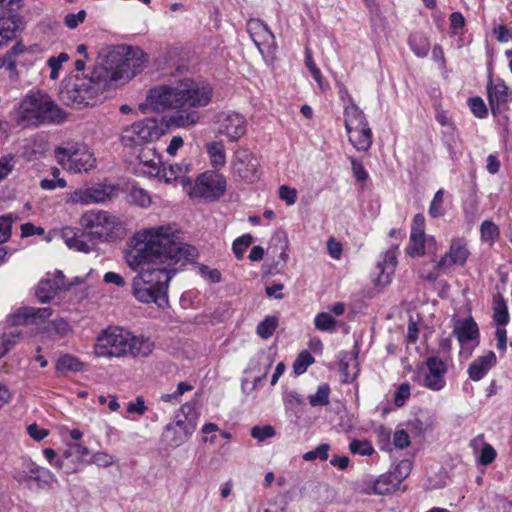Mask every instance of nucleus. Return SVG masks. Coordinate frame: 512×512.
Instances as JSON below:
<instances>
[{"label":"nucleus","mask_w":512,"mask_h":512,"mask_svg":"<svg viewBox=\"0 0 512 512\" xmlns=\"http://www.w3.org/2000/svg\"><path fill=\"white\" fill-rule=\"evenodd\" d=\"M411 472V463L408 460L401 461L393 471L389 474L393 477L396 484L399 486L401 482L408 477Z\"/></svg>","instance_id":"a18cd8bd"},{"label":"nucleus","mask_w":512,"mask_h":512,"mask_svg":"<svg viewBox=\"0 0 512 512\" xmlns=\"http://www.w3.org/2000/svg\"><path fill=\"white\" fill-rule=\"evenodd\" d=\"M480 234L484 242L492 244L499 238L500 230L491 220H484L480 226Z\"/></svg>","instance_id":"e433bc0d"},{"label":"nucleus","mask_w":512,"mask_h":512,"mask_svg":"<svg viewBox=\"0 0 512 512\" xmlns=\"http://www.w3.org/2000/svg\"><path fill=\"white\" fill-rule=\"evenodd\" d=\"M164 133L158 121L146 118L125 127L121 133V143L125 147L141 149L158 140Z\"/></svg>","instance_id":"1a4fd4ad"},{"label":"nucleus","mask_w":512,"mask_h":512,"mask_svg":"<svg viewBox=\"0 0 512 512\" xmlns=\"http://www.w3.org/2000/svg\"><path fill=\"white\" fill-rule=\"evenodd\" d=\"M349 142L353 147L360 152H367L373 143L372 130L369 123L361 125L357 128H352L351 132H347Z\"/></svg>","instance_id":"b1692460"},{"label":"nucleus","mask_w":512,"mask_h":512,"mask_svg":"<svg viewBox=\"0 0 512 512\" xmlns=\"http://www.w3.org/2000/svg\"><path fill=\"white\" fill-rule=\"evenodd\" d=\"M27 477L30 481H34L38 489H52L57 484L56 476L44 467L31 463L27 466Z\"/></svg>","instance_id":"5701e85b"},{"label":"nucleus","mask_w":512,"mask_h":512,"mask_svg":"<svg viewBox=\"0 0 512 512\" xmlns=\"http://www.w3.org/2000/svg\"><path fill=\"white\" fill-rule=\"evenodd\" d=\"M91 463L100 467H109L115 463V459L107 452H96L92 455Z\"/></svg>","instance_id":"13d9d810"},{"label":"nucleus","mask_w":512,"mask_h":512,"mask_svg":"<svg viewBox=\"0 0 512 512\" xmlns=\"http://www.w3.org/2000/svg\"><path fill=\"white\" fill-rule=\"evenodd\" d=\"M314 324L320 331H333L336 326V321L330 314L321 312L316 315Z\"/></svg>","instance_id":"37998d69"},{"label":"nucleus","mask_w":512,"mask_h":512,"mask_svg":"<svg viewBox=\"0 0 512 512\" xmlns=\"http://www.w3.org/2000/svg\"><path fill=\"white\" fill-rule=\"evenodd\" d=\"M103 281L107 284H113L118 287H123L126 284L124 278L120 274L112 271L106 272L104 274Z\"/></svg>","instance_id":"338daca9"},{"label":"nucleus","mask_w":512,"mask_h":512,"mask_svg":"<svg viewBox=\"0 0 512 512\" xmlns=\"http://www.w3.org/2000/svg\"><path fill=\"white\" fill-rule=\"evenodd\" d=\"M258 159L247 149H238L234 152L231 161V172L233 177L253 183L259 179Z\"/></svg>","instance_id":"9b49d317"},{"label":"nucleus","mask_w":512,"mask_h":512,"mask_svg":"<svg viewBox=\"0 0 512 512\" xmlns=\"http://www.w3.org/2000/svg\"><path fill=\"white\" fill-rule=\"evenodd\" d=\"M52 315L51 308L43 307V308H35V307H24L19 310L16 315L17 320L14 322L15 324H21V320L23 319V323H27L30 319H41L44 320L49 318Z\"/></svg>","instance_id":"c85d7f7f"},{"label":"nucleus","mask_w":512,"mask_h":512,"mask_svg":"<svg viewBox=\"0 0 512 512\" xmlns=\"http://www.w3.org/2000/svg\"><path fill=\"white\" fill-rule=\"evenodd\" d=\"M62 289V284L57 280L45 279L40 281L36 289V297L42 303L51 301Z\"/></svg>","instance_id":"cd10ccee"},{"label":"nucleus","mask_w":512,"mask_h":512,"mask_svg":"<svg viewBox=\"0 0 512 512\" xmlns=\"http://www.w3.org/2000/svg\"><path fill=\"white\" fill-rule=\"evenodd\" d=\"M148 410L145 404V400L142 396H138L135 401H131L127 404V412L129 414H135L137 416H143Z\"/></svg>","instance_id":"864d4df0"},{"label":"nucleus","mask_w":512,"mask_h":512,"mask_svg":"<svg viewBox=\"0 0 512 512\" xmlns=\"http://www.w3.org/2000/svg\"><path fill=\"white\" fill-rule=\"evenodd\" d=\"M14 157L12 155L4 156L0 159V180L7 177L13 170Z\"/></svg>","instance_id":"680f3d73"},{"label":"nucleus","mask_w":512,"mask_h":512,"mask_svg":"<svg viewBox=\"0 0 512 512\" xmlns=\"http://www.w3.org/2000/svg\"><path fill=\"white\" fill-rule=\"evenodd\" d=\"M70 200L72 203H75V204L87 205V204L93 203L92 198L90 196L89 188L85 189V190H77V191L73 192L71 194Z\"/></svg>","instance_id":"052dcab7"},{"label":"nucleus","mask_w":512,"mask_h":512,"mask_svg":"<svg viewBox=\"0 0 512 512\" xmlns=\"http://www.w3.org/2000/svg\"><path fill=\"white\" fill-rule=\"evenodd\" d=\"M84 364L75 356L65 354L61 356L56 363L57 372H80L83 371Z\"/></svg>","instance_id":"473e14b6"},{"label":"nucleus","mask_w":512,"mask_h":512,"mask_svg":"<svg viewBox=\"0 0 512 512\" xmlns=\"http://www.w3.org/2000/svg\"><path fill=\"white\" fill-rule=\"evenodd\" d=\"M349 450L352 454H357L361 456H370L375 450L372 444L368 440H357L353 439L349 443Z\"/></svg>","instance_id":"a19ab883"},{"label":"nucleus","mask_w":512,"mask_h":512,"mask_svg":"<svg viewBox=\"0 0 512 512\" xmlns=\"http://www.w3.org/2000/svg\"><path fill=\"white\" fill-rule=\"evenodd\" d=\"M198 420V413L190 403L181 406L175 413L173 421L168 423L162 433V440L167 446L177 448L188 441L194 433Z\"/></svg>","instance_id":"0eeeda50"},{"label":"nucleus","mask_w":512,"mask_h":512,"mask_svg":"<svg viewBox=\"0 0 512 512\" xmlns=\"http://www.w3.org/2000/svg\"><path fill=\"white\" fill-rule=\"evenodd\" d=\"M253 238L250 234H244L234 240L232 250L235 257L240 260L243 258L247 248L252 244Z\"/></svg>","instance_id":"79ce46f5"},{"label":"nucleus","mask_w":512,"mask_h":512,"mask_svg":"<svg viewBox=\"0 0 512 512\" xmlns=\"http://www.w3.org/2000/svg\"><path fill=\"white\" fill-rule=\"evenodd\" d=\"M363 491L367 494L386 495L395 491L399 486L389 474H382L377 479L364 480Z\"/></svg>","instance_id":"4be33fe9"},{"label":"nucleus","mask_w":512,"mask_h":512,"mask_svg":"<svg viewBox=\"0 0 512 512\" xmlns=\"http://www.w3.org/2000/svg\"><path fill=\"white\" fill-rule=\"evenodd\" d=\"M351 168L354 174V177L359 182H364L368 179L369 175L366 169L363 166V163L360 160H357L354 157L350 158Z\"/></svg>","instance_id":"4d7b16f0"},{"label":"nucleus","mask_w":512,"mask_h":512,"mask_svg":"<svg viewBox=\"0 0 512 512\" xmlns=\"http://www.w3.org/2000/svg\"><path fill=\"white\" fill-rule=\"evenodd\" d=\"M470 252L467 248V242L463 238H453L450 243L449 251L445 253L436 263L438 270H447L454 265L463 266Z\"/></svg>","instance_id":"ddd939ff"},{"label":"nucleus","mask_w":512,"mask_h":512,"mask_svg":"<svg viewBox=\"0 0 512 512\" xmlns=\"http://www.w3.org/2000/svg\"><path fill=\"white\" fill-rule=\"evenodd\" d=\"M509 312L507 303L501 296H496L493 299V321L497 327H505L509 323Z\"/></svg>","instance_id":"2f4dec72"},{"label":"nucleus","mask_w":512,"mask_h":512,"mask_svg":"<svg viewBox=\"0 0 512 512\" xmlns=\"http://www.w3.org/2000/svg\"><path fill=\"white\" fill-rule=\"evenodd\" d=\"M44 234V229L42 227H37L34 224L27 222L21 225V236L22 237H30L33 235H42Z\"/></svg>","instance_id":"69168bd1"},{"label":"nucleus","mask_w":512,"mask_h":512,"mask_svg":"<svg viewBox=\"0 0 512 512\" xmlns=\"http://www.w3.org/2000/svg\"><path fill=\"white\" fill-rule=\"evenodd\" d=\"M206 152L211 166L215 171L221 169L226 164L225 145L222 141H212L206 144Z\"/></svg>","instance_id":"bb28decb"},{"label":"nucleus","mask_w":512,"mask_h":512,"mask_svg":"<svg viewBox=\"0 0 512 512\" xmlns=\"http://www.w3.org/2000/svg\"><path fill=\"white\" fill-rule=\"evenodd\" d=\"M496 363L497 357L493 351H488L484 355L478 356L468 367L467 373L469 378L473 381H480Z\"/></svg>","instance_id":"aec40b11"},{"label":"nucleus","mask_w":512,"mask_h":512,"mask_svg":"<svg viewBox=\"0 0 512 512\" xmlns=\"http://www.w3.org/2000/svg\"><path fill=\"white\" fill-rule=\"evenodd\" d=\"M191 171V164L185 161L170 165L168 168L161 167L160 177L166 183L172 181H180L182 186L187 190L188 186H191V179L187 177V174Z\"/></svg>","instance_id":"412c9836"},{"label":"nucleus","mask_w":512,"mask_h":512,"mask_svg":"<svg viewBox=\"0 0 512 512\" xmlns=\"http://www.w3.org/2000/svg\"><path fill=\"white\" fill-rule=\"evenodd\" d=\"M425 236V217L418 213L414 216L411 227L409 255L415 257L425 254Z\"/></svg>","instance_id":"a211bd4d"},{"label":"nucleus","mask_w":512,"mask_h":512,"mask_svg":"<svg viewBox=\"0 0 512 512\" xmlns=\"http://www.w3.org/2000/svg\"><path fill=\"white\" fill-rule=\"evenodd\" d=\"M138 163L135 172L138 175L147 177H160L161 174V155L157 153L152 146H145L139 149Z\"/></svg>","instance_id":"4468645a"},{"label":"nucleus","mask_w":512,"mask_h":512,"mask_svg":"<svg viewBox=\"0 0 512 512\" xmlns=\"http://www.w3.org/2000/svg\"><path fill=\"white\" fill-rule=\"evenodd\" d=\"M86 18V11L80 10L77 13H69L65 16L64 23L70 29H75L83 23Z\"/></svg>","instance_id":"bf43d9fd"},{"label":"nucleus","mask_w":512,"mask_h":512,"mask_svg":"<svg viewBox=\"0 0 512 512\" xmlns=\"http://www.w3.org/2000/svg\"><path fill=\"white\" fill-rule=\"evenodd\" d=\"M250 434L254 439L258 440L259 442H263L275 435V429L271 425L254 426L252 427Z\"/></svg>","instance_id":"8fccbe9b"},{"label":"nucleus","mask_w":512,"mask_h":512,"mask_svg":"<svg viewBox=\"0 0 512 512\" xmlns=\"http://www.w3.org/2000/svg\"><path fill=\"white\" fill-rule=\"evenodd\" d=\"M15 219L16 217L11 213L0 216V244L9 239L12 223Z\"/></svg>","instance_id":"49530a36"},{"label":"nucleus","mask_w":512,"mask_h":512,"mask_svg":"<svg viewBox=\"0 0 512 512\" xmlns=\"http://www.w3.org/2000/svg\"><path fill=\"white\" fill-rule=\"evenodd\" d=\"M397 264V246L391 247L383 254V258L376 265V284L386 286L391 283Z\"/></svg>","instance_id":"f3484780"},{"label":"nucleus","mask_w":512,"mask_h":512,"mask_svg":"<svg viewBox=\"0 0 512 512\" xmlns=\"http://www.w3.org/2000/svg\"><path fill=\"white\" fill-rule=\"evenodd\" d=\"M314 357L308 351H302L293 363V371L296 375H301L306 372L308 367L313 364Z\"/></svg>","instance_id":"ea45409f"},{"label":"nucleus","mask_w":512,"mask_h":512,"mask_svg":"<svg viewBox=\"0 0 512 512\" xmlns=\"http://www.w3.org/2000/svg\"><path fill=\"white\" fill-rule=\"evenodd\" d=\"M155 347L146 336L134 335L118 326H110L100 332L94 344V354L98 358L148 357Z\"/></svg>","instance_id":"39448f33"},{"label":"nucleus","mask_w":512,"mask_h":512,"mask_svg":"<svg viewBox=\"0 0 512 512\" xmlns=\"http://www.w3.org/2000/svg\"><path fill=\"white\" fill-rule=\"evenodd\" d=\"M489 100L493 102L494 99L498 103H503L507 100L508 87L505 84H496L493 89H489Z\"/></svg>","instance_id":"3c124183"},{"label":"nucleus","mask_w":512,"mask_h":512,"mask_svg":"<svg viewBox=\"0 0 512 512\" xmlns=\"http://www.w3.org/2000/svg\"><path fill=\"white\" fill-rule=\"evenodd\" d=\"M247 31L260 51H262V47L269 48L275 41V37L267 24L259 19L249 20Z\"/></svg>","instance_id":"6ab92c4d"},{"label":"nucleus","mask_w":512,"mask_h":512,"mask_svg":"<svg viewBox=\"0 0 512 512\" xmlns=\"http://www.w3.org/2000/svg\"><path fill=\"white\" fill-rule=\"evenodd\" d=\"M54 154L58 163L73 173L88 172L95 167L96 158L85 144L71 142L57 146Z\"/></svg>","instance_id":"6e6552de"},{"label":"nucleus","mask_w":512,"mask_h":512,"mask_svg":"<svg viewBox=\"0 0 512 512\" xmlns=\"http://www.w3.org/2000/svg\"><path fill=\"white\" fill-rule=\"evenodd\" d=\"M367 123L368 121L364 112L355 104L353 99H350V103H348L344 108V124L346 132H351L352 128H357Z\"/></svg>","instance_id":"a878e982"},{"label":"nucleus","mask_w":512,"mask_h":512,"mask_svg":"<svg viewBox=\"0 0 512 512\" xmlns=\"http://www.w3.org/2000/svg\"><path fill=\"white\" fill-rule=\"evenodd\" d=\"M180 235L176 224H165L142 229L132 237L126 262L132 270L139 271L132 283L138 301L165 305L168 284L178 272L177 266L197 257L196 248L182 242Z\"/></svg>","instance_id":"f257e3e1"},{"label":"nucleus","mask_w":512,"mask_h":512,"mask_svg":"<svg viewBox=\"0 0 512 512\" xmlns=\"http://www.w3.org/2000/svg\"><path fill=\"white\" fill-rule=\"evenodd\" d=\"M444 203V190L439 189L435 194L430 202L428 213L429 216L432 218H439L442 217L445 213L443 208Z\"/></svg>","instance_id":"58836bf2"},{"label":"nucleus","mask_w":512,"mask_h":512,"mask_svg":"<svg viewBox=\"0 0 512 512\" xmlns=\"http://www.w3.org/2000/svg\"><path fill=\"white\" fill-rule=\"evenodd\" d=\"M40 187L44 190H54L56 188L66 187V181L63 178L58 179H42Z\"/></svg>","instance_id":"0e129e2a"},{"label":"nucleus","mask_w":512,"mask_h":512,"mask_svg":"<svg viewBox=\"0 0 512 512\" xmlns=\"http://www.w3.org/2000/svg\"><path fill=\"white\" fill-rule=\"evenodd\" d=\"M213 89L200 79L184 78L175 85H160L152 88L146 98L152 110L161 112L167 109L201 108L212 99Z\"/></svg>","instance_id":"20e7f679"},{"label":"nucleus","mask_w":512,"mask_h":512,"mask_svg":"<svg viewBox=\"0 0 512 512\" xmlns=\"http://www.w3.org/2000/svg\"><path fill=\"white\" fill-rule=\"evenodd\" d=\"M330 445L327 443H322L318 445L314 450L308 451L304 453L303 459L305 461H314L316 459H320L321 461H326L329 457Z\"/></svg>","instance_id":"c03bdc74"},{"label":"nucleus","mask_w":512,"mask_h":512,"mask_svg":"<svg viewBox=\"0 0 512 512\" xmlns=\"http://www.w3.org/2000/svg\"><path fill=\"white\" fill-rule=\"evenodd\" d=\"M200 115L197 111H177L171 115L169 123L178 128H187L199 121Z\"/></svg>","instance_id":"c756f323"},{"label":"nucleus","mask_w":512,"mask_h":512,"mask_svg":"<svg viewBox=\"0 0 512 512\" xmlns=\"http://www.w3.org/2000/svg\"><path fill=\"white\" fill-rule=\"evenodd\" d=\"M128 201L141 208H147L151 205V196L143 188L138 186H132L128 194Z\"/></svg>","instance_id":"72a5a7b5"},{"label":"nucleus","mask_w":512,"mask_h":512,"mask_svg":"<svg viewBox=\"0 0 512 512\" xmlns=\"http://www.w3.org/2000/svg\"><path fill=\"white\" fill-rule=\"evenodd\" d=\"M468 106L475 117L483 119L488 115L487 107L480 97H471Z\"/></svg>","instance_id":"09e8293b"},{"label":"nucleus","mask_w":512,"mask_h":512,"mask_svg":"<svg viewBox=\"0 0 512 512\" xmlns=\"http://www.w3.org/2000/svg\"><path fill=\"white\" fill-rule=\"evenodd\" d=\"M393 443L396 448L404 449L410 445V438L405 430H397L393 435Z\"/></svg>","instance_id":"e2e57ef3"},{"label":"nucleus","mask_w":512,"mask_h":512,"mask_svg":"<svg viewBox=\"0 0 512 512\" xmlns=\"http://www.w3.org/2000/svg\"><path fill=\"white\" fill-rule=\"evenodd\" d=\"M330 387L328 384L323 383L318 386L314 394L309 395V403L313 407H321L329 404Z\"/></svg>","instance_id":"c9c22d12"},{"label":"nucleus","mask_w":512,"mask_h":512,"mask_svg":"<svg viewBox=\"0 0 512 512\" xmlns=\"http://www.w3.org/2000/svg\"><path fill=\"white\" fill-rule=\"evenodd\" d=\"M69 60V55L65 52L60 53L58 56H52L48 60V66L51 68L50 78L57 79L59 70L64 62Z\"/></svg>","instance_id":"de8ad7c7"},{"label":"nucleus","mask_w":512,"mask_h":512,"mask_svg":"<svg viewBox=\"0 0 512 512\" xmlns=\"http://www.w3.org/2000/svg\"><path fill=\"white\" fill-rule=\"evenodd\" d=\"M24 29L23 18L16 12L0 11V47L10 42L18 31Z\"/></svg>","instance_id":"dca6fc26"},{"label":"nucleus","mask_w":512,"mask_h":512,"mask_svg":"<svg viewBox=\"0 0 512 512\" xmlns=\"http://www.w3.org/2000/svg\"><path fill=\"white\" fill-rule=\"evenodd\" d=\"M72 456H75V455H74V452H72V445L70 444L68 449H66L63 452L62 456L56 460L55 467L58 469H64L65 473H67V474L75 472L76 468H73V467H70L67 465V460Z\"/></svg>","instance_id":"6e6d98bb"},{"label":"nucleus","mask_w":512,"mask_h":512,"mask_svg":"<svg viewBox=\"0 0 512 512\" xmlns=\"http://www.w3.org/2000/svg\"><path fill=\"white\" fill-rule=\"evenodd\" d=\"M279 198L288 206L294 205L297 200V190L286 185L279 187Z\"/></svg>","instance_id":"5fc2aeb1"},{"label":"nucleus","mask_w":512,"mask_h":512,"mask_svg":"<svg viewBox=\"0 0 512 512\" xmlns=\"http://www.w3.org/2000/svg\"><path fill=\"white\" fill-rule=\"evenodd\" d=\"M247 130L246 119L235 112L223 113L219 116V133L227 136L230 141H238Z\"/></svg>","instance_id":"2eb2a0df"},{"label":"nucleus","mask_w":512,"mask_h":512,"mask_svg":"<svg viewBox=\"0 0 512 512\" xmlns=\"http://www.w3.org/2000/svg\"><path fill=\"white\" fill-rule=\"evenodd\" d=\"M408 44L418 58H425L429 53L430 42L427 37L420 33L411 34L408 38Z\"/></svg>","instance_id":"7c9ffc66"},{"label":"nucleus","mask_w":512,"mask_h":512,"mask_svg":"<svg viewBox=\"0 0 512 512\" xmlns=\"http://www.w3.org/2000/svg\"><path fill=\"white\" fill-rule=\"evenodd\" d=\"M67 113L45 92L31 91L19 103L17 123L24 128L59 125Z\"/></svg>","instance_id":"423d86ee"},{"label":"nucleus","mask_w":512,"mask_h":512,"mask_svg":"<svg viewBox=\"0 0 512 512\" xmlns=\"http://www.w3.org/2000/svg\"><path fill=\"white\" fill-rule=\"evenodd\" d=\"M93 203H103L112 199L116 193V187L113 185H99L89 188Z\"/></svg>","instance_id":"f704fd0d"},{"label":"nucleus","mask_w":512,"mask_h":512,"mask_svg":"<svg viewBox=\"0 0 512 512\" xmlns=\"http://www.w3.org/2000/svg\"><path fill=\"white\" fill-rule=\"evenodd\" d=\"M454 334L461 344L470 341H476V344L479 343V328L472 318L459 321L454 328Z\"/></svg>","instance_id":"393cba45"},{"label":"nucleus","mask_w":512,"mask_h":512,"mask_svg":"<svg viewBox=\"0 0 512 512\" xmlns=\"http://www.w3.org/2000/svg\"><path fill=\"white\" fill-rule=\"evenodd\" d=\"M277 326L278 319L273 316H268L258 324L257 334L263 339H268L273 335Z\"/></svg>","instance_id":"4c0bfd02"},{"label":"nucleus","mask_w":512,"mask_h":512,"mask_svg":"<svg viewBox=\"0 0 512 512\" xmlns=\"http://www.w3.org/2000/svg\"><path fill=\"white\" fill-rule=\"evenodd\" d=\"M410 385L408 383H402L397 390L395 391L394 395V403L397 407H402L405 405L406 401L410 397Z\"/></svg>","instance_id":"603ef678"},{"label":"nucleus","mask_w":512,"mask_h":512,"mask_svg":"<svg viewBox=\"0 0 512 512\" xmlns=\"http://www.w3.org/2000/svg\"><path fill=\"white\" fill-rule=\"evenodd\" d=\"M226 191V179L217 171H205L200 174L194 184L188 186L187 192L191 198H202L216 201Z\"/></svg>","instance_id":"9d476101"},{"label":"nucleus","mask_w":512,"mask_h":512,"mask_svg":"<svg viewBox=\"0 0 512 512\" xmlns=\"http://www.w3.org/2000/svg\"><path fill=\"white\" fill-rule=\"evenodd\" d=\"M425 365L426 372L422 386L431 391H441L446 386L445 375L448 370L446 362L438 356H431L426 359Z\"/></svg>","instance_id":"f8f14e48"},{"label":"nucleus","mask_w":512,"mask_h":512,"mask_svg":"<svg viewBox=\"0 0 512 512\" xmlns=\"http://www.w3.org/2000/svg\"><path fill=\"white\" fill-rule=\"evenodd\" d=\"M79 224L81 228L64 227L61 236L70 249L83 253L95 251L97 242L119 239L122 230V223L117 216L100 209L84 212Z\"/></svg>","instance_id":"7ed1b4c3"},{"label":"nucleus","mask_w":512,"mask_h":512,"mask_svg":"<svg viewBox=\"0 0 512 512\" xmlns=\"http://www.w3.org/2000/svg\"><path fill=\"white\" fill-rule=\"evenodd\" d=\"M327 250L329 255L334 259H339L342 255V245L340 242L331 238L327 241Z\"/></svg>","instance_id":"774afa93"},{"label":"nucleus","mask_w":512,"mask_h":512,"mask_svg":"<svg viewBox=\"0 0 512 512\" xmlns=\"http://www.w3.org/2000/svg\"><path fill=\"white\" fill-rule=\"evenodd\" d=\"M139 47L117 45L103 48L99 62L89 75H71L60 90V99L67 106L84 108L95 105L112 82H126L140 73L147 62Z\"/></svg>","instance_id":"f03ea898"}]
</instances>
